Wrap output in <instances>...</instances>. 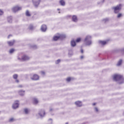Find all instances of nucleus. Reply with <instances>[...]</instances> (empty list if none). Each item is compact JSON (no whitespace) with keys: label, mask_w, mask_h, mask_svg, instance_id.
Returning a JSON list of instances; mask_svg holds the SVG:
<instances>
[{"label":"nucleus","mask_w":124,"mask_h":124,"mask_svg":"<svg viewBox=\"0 0 124 124\" xmlns=\"http://www.w3.org/2000/svg\"><path fill=\"white\" fill-rule=\"evenodd\" d=\"M31 48L33 49H37V46L36 45L31 46Z\"/></svg>","instance_id":"nucleus-29"},{"label":"nucleus","mask_w":124,"mask_h":124,"mask_svg":"<svg viewBox=\"0 0 124 124\" xmlns=\"http://www.w3.org/2000/svg\"><path fill=\"white\" fill-rule=\"evenodd\" d=\"M14 51H15V49H14V48L11 49L9 51L10 54H12V53H13Z\"/></svg>","instance_id":"nucleus-28"},{"label":"nucleus","mask_w":124,"mask_h":124,"mask_svg":"<svg viewBox=\"0 0 124 124\" xmlns=\"http://www.w3.org/2000/svg\"><path fill=\"white\" fill-rule=\"evenodd\" d=\"M99 3H100H100H98V4H99Z\"/></svg>","instance_id":"nucleus-47"},{"label":"nucleus","mask_w":124,"mask_h":124,"mask_svg":"<svg viewBox=\"0 0 124 124\" xmlns=\"http://www.w3.org/2000/svg\"><path fill=\"white\" fill-rule=\"evenodd\" d=\"M39 115H40V116H41V117H43L45 115V111H41L39 113Z\"/></svg>","instance_id":"nucleus-22"},{"label":"nucleus","mask_w":124,"mask_h":124,"mask_svg":"<svg viewBox=\"0 0 124 124\" xmlns=\"http://www.w3.org/2000/svg\"><path fill=\"white\" fill-rule=\"evenodd\" d=\"M113 79L115 82H119V84H123L124 82V77L121 75L115 74L113 76Z\"/></svg>","instance_id":"nucleus-1"},{"label":"nucleus","mask_w":124,"mask_h":124,"mask_svg":"<svg viewBox=\"0 0 124 124\" xmlns=\"http://www.w3.org/2000/svg\"><path fill=\"white\" fill-rule=\"evenodd\" d=\"M119 52H121L122 55H124V48H122L121 49L119 50Z\"/></svg>","instance_id":"nucleus-25"},{"label":"nucleus","mask_w":124,"mask_h":124,"mask_svg":"<svg viewBox=\"0 0 124 124\" xmlns=\"http://www.w3.org/2000/svg\"><path fill=\"white\" fill-rule=\"evenodd\" d=\"M99 44H101V45H102L103 46L104 45H106L107 44V42L105 41H99Z\"/></svg>","instance_id":"nucleus-14"},{"label":"nucleus","mask_w":124,"mask_h":124,"mask_svg":"<svg viewBox=\"0 0 124 124\" xmlns=\"http://www.w3.org/2000/svg\"><path fill=\"white\" fill-rule=\"evenodd\" d=\"M16 83H19V80L18 79H16Z\"/></svg>","instance_id":"nucleus-41"},{"label":"nucleus","mask_w":124,"mask_h":124,"mask_svg":"<svg viewBox=\"0 0 124 124\" xmlns=\"http://www.w3.org/2000/svg\"><path fill=\"white\" fill-rule=\"evenodd\" d=\"M72 19L73 22H77V21H78L77 19V16H73Z\"/></svg>","instance_id":"nucleus-17"},{"label":"nucleus","mask_w":124,"mask_h":124,"mask_svg":"<svg viewBox=\"0 0 124 124\" xmlns=\"http://www.w3.org/2000/svg\"><path fill=\"white\" fill-rule=\"evenodd\" d=\"M22 61H29L30 60V57L27 55H23L21 58Z\"/></svg>","instance_id":"nucleus-9"},{"label":"nucleus","mask_w":124,"mask_h":124,"mask_svg":"<svg viewBox=\"0 0 124 124\" xmlns=\"http://www.w3.org/2000/svg\"><path fill=\"white\" fill-rule=\"evenodd\" d=\"M13 77L14 78V79H17V78H18V75L17 74H15L13 76Z\"/></svg>","instance_id":"nucleus-26"},{"label":"nucleus","mask_w":124,"mask_h":124,"mask_svg":"<svg viewBox=\"0 0 124 124\" xmlns=\"http://www.w3.org/2000/svg\"><path fill=\"white\" fill-rule=\"evenodd\" d=\"M86 45L90 46L92 44V36H87L84 40Z\"/></svg>","instance_id":"nucleus-2"},{"label":"nucleus","mask_w":124,"mask_h":124,"mask_svg":"<svg viewBox=\"0 0 124 124\" xmlns=\"http://www.w3.org/2000/svg\"><path fill=\"white\" fill-rule=\"evenodd\" d=\"M21 9H22L21 7L16 6L13 8V12L16 13V12H17V11H19V10H21Z\"/></svg>","instance_id":"nucleus-8"},{"label":"nucleus","mask_w":124,"mask_h":124,"mask_svg":"<svg viewBox=\"0 0 124 124\" xmlns=\"http://www.w3.org/2000/svg\"><path fill=\"white\" fill-rule=\"evenodd\" d=\"M41 74L42 75H45V72L44 71H42L41 72Z\"/></svg>","instance_id":"nucleus-37"},{"label":"nucleus","mask_w":124,"mask_h":124,"mask_svg":"<svg viewBox=\"0 0 124 124\" xmlns=\"http://www.w3.org/2000/svg\"><path fill=\"white\" fill-rule=\"evenodd\" d=\"M67 82H70L71 81V78L69 77L66 78Z\"/></svg>","instance_id":"nucleus-30"},{"label":"nucleus","mask_w":124,"mask_h":124,"mask_svg":"<svg viewBox=\"0 0 124 124\" xmlns=\"http://www.w3.org/2000/svg\"><path fill=\"white\" fill-rule=\"evenodd\" d=\"M3 15V11H2L1 10H0V15Z\"/></svg>","instance_id":"nucleus-35"},{"label":"nucleus","mask_w":124,"mask_h":124,"mask_svg":"<svg viewBox=\"0 0 124 124\" xmlns=\"http://www.w3.org/2000/svg\"><path fill=\"white\" fill-rule=\"evenodd\" d=\"M81 52L82 53H84V50H83V49H81Z\"/></svg>","instance_id":"nucleus-40"},{"label":"nucleus","mask_w":124,"mask_h":124,"mask_svg":"<svg viewBox=\"0 0 124 124\" xmlns=\"http://www.w3.org/2000/svg\"><path fill=\"white\" fill-rule=\"evenodd\" d=\"M71 47H75L76 46V42L74 40H72L71 41Z\"/></svg>","instance_id":"nucleus-12"},{"label":"nucleus","mask_w":124,"mask_h":124,"mask_svg":"<svg viewBox=\"0 0 124 124\" xmlns=\"http://www.w3.org/2000/svg\"><path fill=\"white\" fill-rule=\"evenodd\" d=\"M7 21L8 23H12V16H8L7 17Z\"/></svg>","instance_id":"nucleus-18"},{"label":"nucleus","mask_w":124,"mask_h":124,"mask_svg":"<svg viewBox=\"0 0 124 124\" xmlns=\"http://www.w3.org/2000/svg\"><path fill=\"white\" fill-rule=\"evenodd\" d=\"M96 111H97V109H96Z\"/></svg>","instance_id":"nucleus-48"},{"label":"nucleus","mask_w":124,"mask_h":124,"mask_svg":"<svg viewBox=\"0 0 124 124\" xmlns=\"http://www.w3.org/2000/svg\"><path fill=\"white\" fill-rule=\"evenodd\" d=\"M32 1L34 6H35V7H36V8H37V7H38V5H39V4L41 1V0H39L38 1H36L35 0H32Z\"/></svg>","instance_id":"nucleus-4"},{"label":"nucleus","mask_w":124,"mask_h":124,"mask_svg":"<svg viewBox=\"0 0 124 124\" xmlns=\"http://www.w3.org/2000/svg\"><path fill=\"white\" fill-rule=\"evenodd\" d=\"M65 35L60 34L59 35V39H60V40H62L63 39H64V38H65Z\"/></svg>","instance_id":"nucleus-15"},{"label":"nucleus","mask_w":124,"mask_h":124,"mask_svg":"<svg viewBox=\"0 0 124 124\" xmlns=\"http://www.w3.org/2000/svg\"><path fill=\"white\" fill-rule=\"evenodd\" d=\"M80 41H81V39L80 38H78L76 40V42H77V43H78V42H80Z\"/></svg>","instance_id":"nucleus-31"},{"label":"nucleus","mask_w":124,"mask_h":124,"mask_svg":"<svg viewBox=\"0 0 124 124\" xmlns=\"http://www.w3.org/2000/svg\"><path fill=\"white\" fill-rule=\"evenodd\" d=\"M66 124H67V123H66Z\"/></svg>","instance_id":"nucleus-49"},{"label":"nucleus","mask_w":124,"mask_h":124,"mask_svg":"<svg viewBox=\"0 0 124 124\" xmlns=\"http://www.w3.org/2000/svg\"><path fill=\"white\" fill-rule=\"evenodd\" d=\"M24 111H25V114H28V113H29V109H25Z\"/></svg>","instance_id":"nucleus-33"},{"label":"nucleus","mask_w":124,"mask_h":124,"mask_svg":"<svg viewBox=\"0 0 124 124\" xmlns=\"http://www.w3.org/2000/svg\"><path fill=\"white\" fill-rule=\"evenodd\" d=\"M104 1H105V0H101V3H104Z\"/></svg>","instance_id":"nucleus-38"},{"label":"nucleus","mask_w":124,"mask_h":124,"mask_svg":"<svg viewBox=\"0 0 124 124\" xmlns=\"http://www.w3.org/2000/svg\"><path fill=\"white\" fill-rule=\"evenodd\" d=\"M7 43L9 46H13V45H14V43H15V40H13V41H8Z\"/></svg>","instance_id":"nucleus-13"},{"label":"nucleus","mask_w":124,"mask_h":124,"mask_svg":"<svg viewBox=\"0 0 124 124\" xmlns=\"http://www.w3.org/2000/svg\"><path fill=\"white\" fill-rule=\"evenodd\" d=\"M32 102L33 104H37V103H38V100L37 99L34 98H33Z\"/></svg>","instance_id":"nucleus-19"},{"label":"nucleus","mask_w":124,"mask_h":124,"mask_svg":"<svg viewBox=\"0 0 124 124\" xmlns=\"http://www.w3.org/2000/svg\"><path fill=\"white\" fill-rule=\"evenodd\" d=\"M41 31L43 32H45L47 31V26L45 24H43L41 26Z\"/></svg>","instance_id":"nucleus-6"},{"label":"nucleus","mask_w":124,"mask_h":124,"mask_svg":"<svg viewBox=\"0 0 124 124\" xmlns=\"http://www.w3.org/2000/svg\"><path fill=\"white\" fill-rule=\"evenodd\" d=\"M18 87H19V88H23V86L22 85H19Z\"/></svg>","instance_id":"nucleus-43"},{"label":"nucleus","mask_w":124,"mask_h":124,"mask_svg":"<svg viewBox=\"0 0 124 124\" xmlns=\"http://www.w3.org/2000/svg\"><path fill=\"white\" fill-rule=\"evenodd\" d=\"M31 79L32 80V81H37V80H39V76L36 74H34L31 77Z\"/></svg>","instance_id":"nucleus-5"},{"label":"nucleus","mask_w":124,"mask_h":124,"mask_svg":"<svg viewBox=\"0 0 124 124\" xmlns=\"http://www.w3.org/2000/svg\"><path fill=\"white\" fill-rule=\"evenodd\" d=\"M57 10H59V11H60V9H57Z\"/></svg>","instance_id":"nucleus-45"},{"label":"nucleus","mask_w":124,"mask_h":124,"mask_svg":"<svg viewBox=\"0 0 124 124\" xmlns=\"http://www.w3.org/2000/svg\"><path fill=\"white\" fill-rule=\"evenodd\" d=\"M96 105V103H93L92 104L93 106H94Z\"/></svg>","instance_id":"nucleus-39"},{"label":"nucleus","mask_w":124,"mask_h":124,"mask_svg":"<svg viewBox=\"0 0 124 124\" xmlns=\"http://www.w3.org/2000/svg\"><path fill=\"white\" fill-rule=\"evenodd\" d=\"M59 3H60L61 5L62 6H64V5H65V2H64V0H60Z\"/></svg>","instance_id":"nucleus-16"},{"label":"nucleus","mask_w":124,"mask_h":124,"mask_svg":"<svg viewBox=\"0 0 124 124\" xmlns=\"http://www.w3.org/2000/svg\"><path fill=\"white\" fill-rule=\"evenodd\" d=\"M122 63H123V60L120 59V60L118 61V62L117 64H116V65H117V66H120V65H121Z\"/></svg>","instance_id":"nucleus-20"},{"label":"nucleus","mask_w":124,"mask_h":124,"mask_svg":"<svg viewBox=\"0 0 124 124\" xmlns=\"http://www.w3.org/2000/svg\"><path fill=\"white\" fill-rule=\"evenodd\" d=\"M14 121V118H12L9 119V122H13Z\"/></svg>","instance_id":"nucleus-36"},{"label":"nucleus","mask_w":124,"mask_h":124,"mask_svg":"<svg viewBox=\"0 0 124 124\" xmlns=\"http://www.w3.org/2000/svg\"><path fill=\"white\" fill-rule=\"evenodd\" d=\"M83 58H84V56H81L80 57V59H83Z\"/></svg>","instance_id":"nucleus-44"},{"label":"nucleus","mask_w":124,"mask_h":124,"mask_svg":"<svg viewBox=\"0 0 124 124\" xmlns=\"http://www.w3.org/2000/svg\"><path fill=\"white\" fill-rule=\"evenodd\" d=\"M113 9L114 13L116 14H117V13H119L120 12V10L122 9V4H120L119 5H117V6L113 8Z\"/></svg>","instance_id":"nucleus-3"},{"label":"nucleus","mask_w":124,"mask_h":124,"mask_svg":"<svg viewBox=\"0 0 124 124\" xmlns=\"http://www.w3.org/2000/svg\"><path fill=\"white\" fill-rule=\"evenodd\" d=\"M10 36H12V35H9L8 36V38H9V37H10Z\"/></svg>","instance_id":"nucleus-42"},{"label":"nucleus","mask_w":124,"mask_h":124,"mask_svg":"<svg viewBox=\"0 0 124 124\" xmlns=\"http://www.w3.org/2000/svg\"><path fill=\"white\" fill-rule=\"evenodd\" d=\"M60 39V36H54L53 37V40L54 41H57V40H59Z\"/></svg>","instance_id":"nucleus-21"},{"label":"nucleus","mask_w":124,"mask_h":124,"mask_svg":"<svg viewBox=\"0 0 124 124\" xmlns=\"http://www.w3.org/2000/svg\"><path fill=\"white\" fill-rule=\"evenodd\" d=\"M122 17V14H119L117 16V18H120Z\"/></svg>","instance_id":"nucleus-34"},{"label":"nucleus","mask_w":124,"mask_h":124,"mask_svg":"<svg viewBox=\"0 0 124 124\" xmlns=\"http://www.w3.org/2000/svg\"><path fill=\"white\" fill-rule=\"evenodd\" d=\"M26 16H27V17H30V16H31V14H30V12H29V10L26 11Z\"/></svg>","instance_id":"nucleus-24"},{"label":"nucleus","mask_w":124,"mask_h":124,"mask_svg":"<svg viewBox=\"0 0 124 124\" xmlns=\"http://www.w3.org/2000/svg\"><path fill=\"white\" fill-rule=\"evenodd\" d=\"M95 109H97V108H95Z\"/></svg>","instance_id":"nucleus-46"},{"label":"nucleus","mask_w":124,"mask_h":124,"mask_svg":"<svg viewBox=\"0 0 124 124\" xmlns=\"http://www.w3.org/2000/svg\"><path fill=\"white\" fill-rule=\"evenodd\" d=\"M25 91L21 90L18 91V93L20 96H24L25 95Z\"/></svg>","instance_id":"nucleus-11"},{"label":"nucleus","mask_w":124,"mask_h":124,"mask_svg":"<svg viewBox=\"0 0 124 124\" xmlns=\"http://www.w3.org/2000/svg\"><path fill=\"white\" fill-rule=\"evenodd\" d=\"M55 62H56V64L60 63V62H61V60L58 59Z\"/></svg>","instance_id":"nucleus-32"},{"label":"nucleus","mask_w":124,"mask_h":124,"mask_svg":"<svg viewBox=\"0 0 124 124\" xmlns=\"http://www.w3.org/2000/svg\"><path fill=\"white\" fill-rule=\"evenodd\" d=\"M12 107L14 109H17L19 107V102L16 101L15 103L13 104Z\"/></svg>","instance_id":"nucleus-7"},{"label":"nucleus","mask_w":124,"mask_h":124,"mask_svg":"<svg viewBox=\"0 0 124 124\" xmlns=\"http://www.w3.org/2000/svg\"><path fill=\"white\" fill-rule=\"evenodd\" d=\"M108 21H109L108 18H105L103 19V21L104 22V23H107V22H108Z\"/></svg>","instance_id":"nucleus-27"},{"label":"nucleus","mask_w":124,"mask_h":124,"mask_svg":"<svg viewBox=\"0 0 124 124\" xmlns=\"http://www.w3.org/2000/svg\"><path fill=\"white\" fill-rule=\"evenodd\" d=\"M34 29V27H33V25L32 24H30L29 27V29L30 31H32Z\"/></svg>","instance_id":"nucleus-23"},{"label":"nucleus","mask_w":124,"mask_h":124,"mask_svg":"<svg viewBox=\"0 0 124 124\" xmlns=\"http://www.w3.org/2000/svg\"><path fill=\"white\" fill-rule=\"evenodd\" d=\"M75 104L78 107H82V102L79 101L75 102Z\"/></svg>","instance_id":"nucleus-10"}]
</instances>
